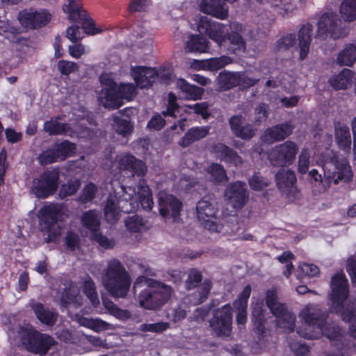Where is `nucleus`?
<instances>
[{"label": "nucleus", "instance_id": "f257e3e1", "mask_svg": "<svg viewBox=\"0 0 356 356\" xmlns=\"http://www.w3.org/2000/svg\"><path fill=\"white\" fill-rule=\"evenodd\" d=\"M114 195L110 194L104 206V216L109 223L115 222L121 212L129 213L140 207L150 210L153 201L150 190L144 179H140L135 186L124 187L116 180L110 183Z\"/></svg>", "mask_w": 356, "mask_h": 356}, {"label": "nucleus", "instance_id": "de8ad7c7", "mask_svg": "<svg viewBox=\"0 0 356 356\" xmlns=\"http://www.w3.org/2000/svg\"><path fill=\"white\" fill-rule=\"evenodd\" d=\"M113 120V127L120 134L126 136L131 131L133 127L130 124L127 116L126 118H120L119 116H115Z\"/></svg>", "mask_w": 356, "mask_h": 356}, {"label": "nucleus", "instance_id": "c9c22d12", "mask_svg": "<svg viewBox=\"0 0 356 356\" xmlns=\"http://www.w3.org/2000/svg\"><path fill=\"white\" fill-rule=\"evenodd\" d=\"M356 61V43L346 44L339 52L337 62L343 65L350 66Z\"/></svg>", "mask_w": 356, "mask_h": 356}, {"label": "nucleus", "instance_id": "f03ea898", "mask_svg": "<svg viewBox=\"0 0 356 356\" xmlns=\"http://www.w3.org/2000/svg\"><path fill=\"white\" fill-rule=\"evenodd\" d=\"M325 154V155L322 153L319 156V152H316L313 148H302L298 156V172L307 173L309 168L316 163L322 167L323 178L327 180V184L331 181L337 184L339 181H350L353 173L348 161L336 157L329 149H326Z\"/></svg>", "mask_w": 356, "mask_h": 356}, {"label": "nucleus", "instance_id": "9d476101", "mask_svg": "<svg viewBox=\"0 0 356 356\" xmlns=\"http://www.w3.org/2000/svg\"><path fill=\"white\" fill-rule=\"evenodd\" d=\"M102 284L111 295L124 297L129 291L131 280L123 266L118 261H111L102 275Z\"/></svg>", "mask_w": 356, "mask_h": 356}, {"label": "nucleus", "instance_id": "f8f14e48", "mask_svg": "<svg viewBox=\"0 0 356 356\" xmlns=\"http://www.w3.org/2000/svg\"><path fill=\"white\" fill-rule=\"evenodd\" d=\"M218 212L216 204L205 198L202 199L197 204V218L204 228L211 232H218L222 229V225L217 217Z\"/></svg>", "mask_w": 356, "mask_h": 356}, {"label": "nucleus", "instance_id": "6e6552de", "mask_svg": "<svg viewBox=\"0 0 356 356\" xmlns=\"http://www.w3.org/2000/svg\"><path fill=\"white\" fill-rule=\"evenodd\" d=\"M38 217L40 229L48 235L47 242H50L61 234V222L69 217V212L63 204L49 203L40 208Z\"/></svg>", "mask_w": 356, "mask_h": 356}, {"label": "nucleus", "instance_id": "aec40b11", "mask_svg": "<svg viewBox=\"0 0 356 356\" xmlns=\"http://www.w3.org/2000/svg\"><path fill=\"white\" fill-rule=\"evenodd\" d=\"M340 20L337 19L334 15H323L320 18L318 24V37H325L330 35L334 39L339 38L343 36L346 33L339 28Z\"/></svg>", "mask_w": 356, "mask_h": 356}, {"label": "nucleus", "instance_id": "58836bf2", "mask_svg": "<svg viewBox=\"0 0 356 356\" xmlns=\"http://www.w3.org/2000/svg\"><path fill=\"white\" fill-rule=\"evenodd\" d=\"M38 320L46 325H51L56 320V315L51 311L45 309L40 303H35L33 305Z\"/></svg>", "mask_w": 356, "mask_h": 356}, {"label": "nucleus", "instance_id": "cd10ccee", "mask_svg": "<svg viewBox=\"0 0 356 356\" xmlns=\"http://www.w3.org/2000/svg\"><path fill=\"white\" fill-rule=\"evenodd\" d=\"M210 42L200 35H188L184 43V49L188 52L206 53L209 49Z\"/></svg>", "mask_w": 356, "mask_h": 356}, {"label": "nucleus", "instance_id": "79ce46f5", "mask_svg": "<svg viewBox=\"0 0 356 356\" xmlns=\"http://www.w3.org/2000/svg\"><path fill=\"white\" fill-rule=\"evenodd\" d=\"M82 288L83 293L90 300L92 305L95 307H97L99 303V300L95 287V284L92 280L90 278L86 280L83 284Z\"/></svg>", "mask_w": 356, "mask_h": 356}, {"label": "nucleus", "instance_id": "bf43d9fd", "mask_svg": "<svg viewBox=\"0 0 356 356\" xmlns=\"http://www.w3.org/2000/svg\"><path fill=\"white\" fill-rule=\"evenodd\" d=\"M201 275L198 271L195 270H190L186 280V287L190 289L196 286L201 281Z\"/></svg>", "mask_w": 356, "mask_h": 356}, {"label": "nucleus", "instance_id": "37998d69", "mask_svg": "<svg viewBox=\"0 0 356 356\" xmlns=\"http://www.w3.org/2000/svg\"><path fill=\"white\" fill-rule=\"evenodd\" d=\"M341 13L347 21L356 19V0H345L341 6Z\"/></svg>", "mask_w": 356, "mask_h": 356}, {"label": "nucleus", "instance_id": "a18cd8bd", "mask_svg": "<svg viewBox=\"0 0 356 356\" xmlns=\"http://www.w3.org/2000/svg\"><path fill=\"white\" fill-rule=\"evenodd\" d=\"M81 20L83 21L82 26L86 34L94 35L108 30L106 26L96 24L92 19H86L85 17Z\"/></svg>", "mask_w": 356, "mask_h": 356}, {"label": "nucleus", "instance_id": "6ab92c4d", "mask_svg": "<svg viewBox=\"0 0 356 356\" xmlns=\"http://www.w3.org/2000/svg\"><path fill=\"white\" fill-rule=\"evenodd\" d=\"M225 198L234 208H242L248 198L245 184L241 181L229 184L225 191Z\"/></svg>", "mask_w": 356, "mask_h": 356}, {"label": "nucleus", "instance_id": "a878e982", "mask_svg": "<svg viewBox=\"0 0 356 356\" xmlns=\"http://www.w3.org/2000/svg\"><path fill=\"white\" fill-rule=\"evenodd\" d=\"M175 86L180 95L186 99L197 100L200 99L203 94L202 88L191 85L184 79H177Z\"/></svg>", "mask_w": 356, "mask_h": 356}, {"label": "nucleus", "instance_id": "a211bd4d", "mask_svg": "<svg viewBox=\"0 0 356 356\" xmlns=\"http://www.w3.org/2000/svg\"><path fill=\"white\" fill-rule=\"evenodd\" d=\"M159 204L161 215L167 220L174 222L177 220L181 204L179 200L165 191L159 193Z\"/></svg>", "mask_w": 356, "mask_h": 356}, {"label": "nucleus", "instance_id": "3c124183", "mask_svg": "<svg viewBox=\"0 0 356 356\" xmlns=\"http://www.w3.org/2000/svg\"><path fill=\"white\" fill-rule=\"evenodd\" d=\"M208 173L211 175L213 181L222 182L227 181V177L224 168L219 164H211L208 170Z\"/></svg>", "mask_w": 356, "mask_h": 356}, {"label": "nucleus", "instance_id": "8fccbe9b", "mask_svg": "<svg viewBox=\"0 0 356 356\" xmlns=\"http://www.w3.org/2000/svg\"><path fill=\"white\" fill-rule=\"evenodd\" d=\"M103 304L105 308L111 315L120 320H126L130 316L129 313L127 310L119 309L111 301L103 300Z\"/></svg>", "mask_w": 356, "mask_h": 356}, {"label": "nucleus", "instance_id": "412c9836", "mask_svg": "<svg viewBox=\"0 0 356 356\" xmlns=\"http://www.w3.org/2000/svg\"><path fill=\"white\" fill-rule=\"evenodd\" d=\"M18 19L26 28H36L46 24L50 20V15L45 10H24Z\"/></svg>", "mask_w": 356, "mask_h": 356}, {"label": "nucleus", "instance_id": "7c9ffc66", "mask_svg": "<svg viewBox=\"0 0 356 356\" xmlns=\"http://www.w3.org/2000/svg\"><path fill=\"white\" fill-rule=\"evenodd\" d=\"M208 126L196 127L190 129L179 141V145L184 147H188L193 143L206 137L209 132Z\"/></svg>", "mask_w": 356, "mask_h": 356}, {"label": "nucleus", "instance_id": "69168bd1", "mask_svg": "<svg viewBox=\"0 0 356 356\" xmlns=\"http://www.w3.org/2000/svg\"><path fill=\"white\" fill-rule=\"evenodd\" d=\"M252 318L255 323L260 326L264 321V312L262 305L260 303H253Z\"/></svg>", "mask_w": 356, "mask_h": 356}, {"label": "nucleus", "instance_id": "a19ab883", "mask_svg": "<svg viewBox=\"0 0 356 356\" xmlns=\"http://www.w3.org/2000/svg\"><path fill=\"white\" fill-rule=\"evenodd\" d=\"M44 130L51 135L67 134L68 132V125L61 122L60 119H51L46 122L44 124Z\"/></svg>", "mask_w": 356, "mask_h": 356}, {"label": "nucleus", "instance_id": "f704fd0d", "mask_svg": "<svg viewBox=\"0 0 356 356\" xmlns=\"http://www.w3.org/2000/svg\"><path fill=\"white\" fill-rule=\"evenodd\" d=\"M352 79V71L344 69L338 74L332 76L330 79V83L336 90H344L350 85Z\"/></svg>", "mask_w": 356, "mask_h": 356}, {"label": "nucleus", "instance_id": "9b49d317", "mask_svg": "<svg viewBox=\"0 0 356 356\" xmlns=\"http://www.w3.org/2000/svg\"><path fill=\"white\" fill-rule=\"evenodd\" d=\"M266 305L273 314L276 317L277 326L287 332H291L294 328L295 316L288 312L284 305L281 304L274 290H268L266 297Z\"/></svg>", "mask_w": 356, "mask_h": 356}, {"label": "nucleus", "instance_id": "1a4fd4ad", "mask_svg": "<svg viewBox=\"0 0 356 356\" xmlns=\"http://www.w3.org/2000/svg\"><path fill=\"white\" fill-rule=\"evenodd\" d=\"M8 337L15 346H23L28 350L45 354L53 344V339L48 335L40 334L30 326L17 327L9 330Z\"/></svg>", "mask_w": 356, "mask_h": 356}, {"label": "nucleus", "instance_id": "4be33fe9", "mask_svg": "<svg viewBox=\"0 0 356 356\" xmlns=\"http://www.w3.org/2000/svg\"><path fill=\"white\" fill-rule=\"evenodd\" d=\"M202 12L219 19L228 17V8L222 0H202L199 3Z\"/></svg>", "mask_w": 356, "mask_h": 356}, {"label": "nucleus", "instance_id": "09e8293b", "mask_svg": "<svg viewBox=\"0 0 356 356\" xmlns=\"http://www.w3.org/2000/svg\"><path fill=\"white\" fill-rule=\"evenodd\" d=\"M232 63V59L227 56H221L206 60L207 70L216 71Z\"/></svg>", "mask_w": 356, "mask_h": 356}, {"label": "nucleus", "instance_id": "4468645a", "mask_svg": "<svg viewBox=\"0 0 356 356\" xmlns=\"http://www.w3.org/2000/svg\"><path fill=\"white\" fill-rule=\"evenodd\" d=\"M58 181V172L47 171L33 180L31 191L38 197L46 198L55 193Z\"/></svg>", "mask_w": 356, "mask_h": 356}, {"label": "nucleus", "instance_id": "20e7f679", "mask_svg": "<svg viewBox=\"0 0 356 356\" xmlns=\"http://www.w3.org/2000/svg\"><path fill=\"white\" fill-rule=\"evenodd\" d=\"M143 288L136 300L140 307L146 309H156L165 304L172 296L170 286L154 280L140 276L134 284V290Z\"/></svg>", "mask_w": 356, "mask_h": 356}, {"label": "nucleus", "instance_id": "5701e85b", "mask_svg": "<svg viewBox=\"0 0 356 356\" xmlns=\"http://www.w3.org/2000/svg\"><path fill=\"white\" fill-rule=\"evenodd\" d=\"M334 139L339 149L349 150L351 145V135L348 126L340 121L334 123Z\"/></svg>", "mask_w": 356, "mask_h": 356}, {"label": "nucleus", "instance_id": "2eb2a0df", "mask_svg": "<svg viewBox=\"0 0 356 356\" xmlns=\"http://www.w3.org/2000/svg\"><path fill=\"white\" fill-rule=\"evenodd\" d=\"M298 150L297 144L288 140L276 146L268 158L273 165H289L293 163Z\"/></svg>", "mask_w": 356, "mask_h": 356}, {"label": "nucleus", "instance_id": "c85d7f7f", "mask_svg": "<svg viewBox=\"0 0 356 356\" xmlns=\"http://www.w3.org/2000/svg\"><path fill=\"white\" fill-rule=\"evenodd\" d=\"M213 152L220 159L234 165H241L243 162L240 156L223 144L219 143L215 145Z\"/></svg>", "mask_w": 356, "mask_h": 356}, {"label": "nucleus", "instance_id": "f3484780", "mask_svg": "<svg viewBox=\"0 0 356 356\" xmlns=\"http://www.w3.org/2000/svg\"><path fill=\"white\" fill-rule=\"evenodd\" d=\"M277 184L281 191L289 201H294L299 196L296 186V177L295 173L286 168L280 169L276 175Z\"/></svg>", "mask_w": 356, "mask_h": 356}, {"label": "nucleus", "instance_id": "7ed1b4c3", "mask_svg": "<svg viewBox=\"0 0 356 356\" xmlns=\"http://www.w3.org/2000/svg\"><path fill=\"white\" fill-rule=\"evenodd\" d=\"M193 25L201 34H207L209 37L219 46L225 45L227 40L230 43L229 50L235 54L245 51V41L248 38V30L237 22L230 24L231 34L227 40V26L222 23L213 22L206 16L197 15L193 19Z\"/></svg>", "mask_w": 356, "mask_h": 356}, {"label": "nucleus", "instance_id": "680f3d73", "mask_svg": "<svg viewBox=\"0 0 356 356\" xmlns=\"http://www.w3.org/2000/svg\"><path fill=\"white\" fill-rule=\"evenodd\" d=\"M298 268L305 276L307 277H314L319 273L318 267L314 264H302L299 266Z\"/></svg>", "mask_w": 356, "mask_h": 356}, {"label": "nucleus", "instance_id": "864d4df0", "mask_svg": "<svg viewBox=\"0 0 356 356\" xmlns=\"http://www.w3.org/2000/svg\"><path fill=\"white\" fill-rule=\"evenodd\" d=\"M126 227L131 232H142L145 229L143 218L138 216L129 217L125 222Z\"/></svg>", "mask_w": 356, "mask_h": 356}, {"label": "nucleus", "instance_id": "bb28decb", "mask_svg": "<svg viewBox=\"0 0 356 356\" xmlns=\"http://www.w3.org/2000/svg\"><path fill=\"white\" fill-rule=\"evenodd\" d=\"M292 129L293 127L288 124L275 126L265 131L262 140L267 143H272L283 140L292 132Z\"/></svg>", "mask_w": 356, "mask_h": 356}, {"label": "nucleus", "instance_id": "5fc2aeb1", "mask_svg": "<svg viewBox=\"0 0 356 356\" xmlns=\"http://www.w3.org/2000/svg\"><path fill=\"white\" fill-rule=\"evenodd\" d=\"M170 325L166 322H158L154 323H145L140 325V330L143 332H152L161 333L169 328Z\"/></svg>", "mask_w": 356, "mask_h": 356}, {"label": "nucleus", "instance_id": "49530a36", "mask_svg": "<svg viewBox=\"0 0 356 356\" xmlns=\"http://www.w3.org/2000/svg\"><path fill=\"white\" fill-rule=\"evenodd\" d=\"M54 147L60 161H62L67 156H70L75 150L74 144L67 141L56 143Z\"/></svg>", "mask_w": 356, "mask_h": 356}, {"label": "nucleus", "instance_id": "dca6fc26", "mask_svg": "<svg viewBox=\"0 0 356 356\" xmlns=\"http://www.w3.org/2000/svg\"><path fill=\"white\" fill-rule=\"evenodd\" d=\"M232 322V308L226 305L215 312L210 325L216 334L227 336L231 331Z\"/></svg>", "mask_w": 356, "mask_h": 356}, {"label": "nucleus", "instance_id": "603ef678", "mask_svg": "<svg viewBox=\"0 0 356 356\" xmlns=\"http://www.w3.org/2000/svg\"><path fill=\"white\" fill-rule=\"evenodd\" d=\"M79 187L80 183L78 180H70L67 184L62 185L59 191V196L60 198H65L72 195L77 191Z\"/></svg>", "mask_w": 356, "mask_h": 356}, {"label": "nucleus", "instance_id": "e433bc0d", "mask_svg": "<svg viewBox=\"0 0 356 356\" xmlns=\"http://www.w3.org/2000/svg\"><path fill=\"white\" fill-rule=\"evenodd\" d=\"M83 225L90 232L91 236L97 232L100 225V216L95 211L86 212L82 218Z\"/></svg>", "mask_w": 356, "mask_h": 356}, {"label": "nucleus", "instance_id": "423d86ee", "mask_svg": "<svg viewBox=\"0 0 356 356\" xmlns=\"http://www.w3.org/2000/svg\"><path fill=\"white\" fill-rule=\"evenodd\" d=\"M330 300L331 307L340 314L343 319L350 323V334L356 338V307H347L344 309V302L348 294V280L343 273H337L332 277L330 284Z\"/></svg>", "mask_w": 356, "mask_h": 356}, {"label": "nucleus", "instance_id": "774afa93", "mask_svg": "<svg viewBox=\"0 0 356 356\" xmlns=\"http://www.w3.org/2000/svg\"><path fill=\"white\" fill-rule=\"evenodd\" d=\"M69 53L72 57L75 58H79L83 54L87 53V50L83 44H78L70 46Z\"/></svg>", "mask_w": 356, "mask_h": 356}, {"label": "nucleus", "instance_id": "39448f33", "mask_svg": "<svg viewBox=\"0 0 356 356\" xmlns=\"http://www.w3.org/2000/svg\"><path fill=\"white\" fill-rule=\"evenodd\" d=\"M115 75L111 72H104L99 76L102 86L98 99L106 108H118L122 104V99L129 100L136 92L133 83H121L119 86L114 81Z\"/></svg>", "mask_w": 356, "mask_h": 356}, {"label": "nucleus", "instance_id": "473e14b6", "mask_svg": "<svg viewBox=\"0 0 356 356\" xmlns=\"http://www.w3.org/2000/svg\"><path fill=\"white\" fill-rule=\"evenodd\" d=\"M78 321L81 325L90 328L97 332L108 330H115L116 328L115 325L109 324L99 318H88L81 317L78 318Z\"/></svg>", "mask_w": 356, "mask_h": 356}, {"label": "nucleus", "instance_id": "4c0bfd02", "mask_svg": "<svg viewBox=\"0 0 356 356\" xmlns=\"http://www.w3.org/2000/svg\"><path fill=\"white\" fill-rule=\"evenodd\" d=\"M240 79L239 72H222L219 74L218 80L222 89H229L238 86Z\"/></svg>", "mask_w": 356, "mask_h": 356}, {"label": "nucleus", "instance_id": "13d9d810", "mask_svg": "<svg viewBox=\"0 0 356 356\" xmlns=\"http://www.w3.org/2000/svg\"><path fill=\"white\" fill-rule=\"evenodd\" d=\"M58 68L61 74L68 75L78 71L79 66L74 62L62 60L58 62Z\"/></svg>", "mask_w": 356, "mask_h": 356}, {"label": "nucleus", "instance_id": "052dcab7", "mask_svg": "<svg viewBox=\"0 0 356 356\" xmlns=\"http://www.w3.org/2000/svg\"><path fill=\"white\" fill-rule=\"evenodd\" d=\"M186 107L193 110L195 113L200 115L204 119L209 116L208 104L205 102L197 103L193 106H186Z\"/></svg>", "mask_w": 356, "mask_h": 356}, {"label": "nucleus", "instance_id": "0eeeda50", "mask_svg": "<svg viewBox=\"0 0 356 356\" xmlns=\"http://www.w3.org/2000/svg\"><path fill=\"white\" fill-rule=\"evenodd\" d=\"M320 311L313 305H306L300 312V317L304 322L303 327L298 330V334L307 339L318 338L325 334L330 339L337 337L341 338L339 328L335 326H330L323 328L327 323H324L323 318H319Z\"/></svg>", "mask_w": 356, "mask_h": 356}, {"label": "nucleus", "instance_id": "b1692460", "mask_svg": "<svg viewBox=\"0 0 356 356\" xmlns=\"http://www.w3.org/2000/svg\"><path fill=\"white\" fill-rule=\"evenodd\" d=\"M116 165L121 169L128 170L138 175H143L147 170L143 161L136 160L129 154L119 156L116 161Z\"/></svg>", "mask_w": 356, "mask_h": 356}, {"label": "nucleus", "instance_id": "c756f323", "mask_svg": "<svg viewBox=\"0 0 356 356\" xmlns=\"http://www.w3.org/2000/svg\"><path fill=\"white\" fill-rule=\"evenodd\" d=\"M312 31V26L309 24L304 25L299 31L298 48L300 60L305 59L308 54Z\"/></svg>", "mask_w": 356, "mask_h": 356}, {"label": "nucleus", "instance_id": "338daca9", "mask_svg": "<svg viewBox=\"0 0 356 356\" xmlns=\"http://www.w3.org/2000/svg\"><path fill=\"white\" fill-rule=\"evenodd\" d=\"M151 3V0H132L129 6L130 12L140 11L147 8Z\"/></svg>", "mask_w": 356, "mask_h": 356}, {"label": "nucleus", "instance_id": "c03bdc74", "mask_svg": "<svg viewBox=\"0 0 356 356\" xmlns=\"http://www.w3.org/2000/svg\"><path fill=\"white\" fill-rule=\"evenodd\" d=\"M136 46L140 49L141 52L149 51L152 46V35L147 31H142L140 33H138Z\"/></svg>", "mask_w": 356, "mask_h": 356}, {"label": "nucleus", "instance_id": "393cba45", "mask_svg": "<svg viewBox=\"0 0 356 356\" xmlns=\"http://www.w3.org/2000/svg\"><path fill=\"white\" fill-rule=\"evenodd\" d=\"M250 293L251 287L248 285L244 287L237 300L234 302V307L237 312L236 321L240 325H243L246 321V308Z\"/></svg>", "mask_w": 356, "mask_h": 356}, {"label": "nucleus", "instance_id": "6e6d98bb", "mask_svg": "<svg viewBox=\"0 0 356 356\" xmlns=\"http://www.w3.org/2000/svg\"><path fill=\"white\" fill-rule=\"evenodd\" d=\"M38 160L42 165H47L60 161L54 146L51 149L43 152L39 156Z\"/></svg>", "mask_w": 356, "mask_h": 356}, {"label": "nucleus", "instance_id": "e2e57ef3", "mask_svg": "<svg viewBox=\"0 0 356 356\" xmlns=\"http://www.w3.org/2000/svg\"><path fill=\"white\" fill-rule=\"evenodd\" d=\"M66 244L67 248L73 252L79 248V236L72 232H68L66 236Z\"/></svg>", "mask_w": 356, "mask_h": 356}, {"label": "nucleus", "instance_id": "2f4dec72", "mask_svg": "<svg viewBox=\"0 0 356 356\" xmlns=\"http://www.w3.org/2000/svg\"><path fill=\"white\" fill-rule=\"evenodd\" d=\"M229 123L236 136L241 138L250 139L254 134V131L250 126L244 127L243 125V120L241 116H233L230 119Z\"/></svg>", "mask_w": 356, "mask_h": 356}, {"label": "nucleus", "instance_id": "ddd939ff", "mask_svg": "<svg viewBox=\"0 0 356 356\" xmlns=\"http://www.w3.org/2000/svg\"><path fill=\"white\" fill-rule=\"evenodd\" d=\"M131 76L138 87L147 88L150 86L156 78H161L163 81L167 83V79L170 78V71L165 72L163 69L159 70L145 66H131L130 68Z\"/></svg>", "mask_w": 356, "mask_h": 356}, {"label": "nucleus", "instance_id": "0e129e2a", "mask_svg": "<svg viewBox=\"0 0 356 356\" xmlns=\"http://www.w3.org/2000/svg\"><path fill=\"white\" fill-rule=\"evenodd\" d=\"M66 32L67 38L72 42H75L83 38V33L77 26L69 27Z\"/></svg>", "mask_w": 356, "mask_h": 356}, {"label": "nucleus", "instance_id": "72a5a7b5", "mask_svg": "<svg viewBox=\"0 0 356 356\" xmlns=\"http://www.w3.org/2000/svg\"><path fill=\"white\" fill-rule=\"evenodd\" d=\"M63 10L68 15L69 19L74 22L83 19L86 16L85 11L81 10L79 0H67Z\"/></svg>", "mask_w": 356, "mask_h": 356}, {"label": "nucleus", "instance_id": "4d7b16f0", "mask_svg": "<svg viewBox=\"0 0 356 356\" xmlns=\"http://www.w3.org/2000/svg\"><path fill=\"white\" fill-rule=\"evenodd\" d=\"M269 184V181L259 175V174H255L251 179L249 180V184L252 189L254 191H260L266 187Z\"/></svg>", "mask_w": 356, "mask_h": 356}, {"label": "nucleus", "instance_id": "ea45409f", "mask_svg": "<svg viewBox=\"0 0 356 356\" xmlns=\"http://www.w3.org/2000/svg\"><path fill=\"white\" fill-rule=\"evenodd\" d=\"M76 293H79L77 288L75 286H71L65 291L62 297V302L64 304L68 305L70 307H76V305H81L82 298L79 294Z\"/></svg>", "mask_w": 356, "mask_h": 356}]
</instances>
